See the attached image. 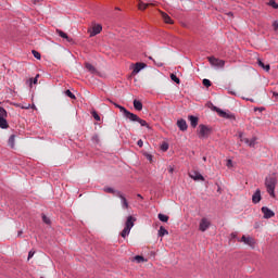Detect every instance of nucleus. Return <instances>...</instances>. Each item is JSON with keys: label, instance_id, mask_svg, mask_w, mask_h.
<instances>
[{"label": "nucleus", "instance_id": "obj_1", "mask_svg": "<svg viewBox=\"0 0 278 278\" xmlns=\"http://www.w3.org/2000/svg\"><path fill=\"white\" fill-rule=\"evenodd\" d=\"M108 101L112 104L115 105V108H117V110H119V112H123L125 118H128V121H131L132 123H139V125H141V127H148L149 128V123H147V121L140 118L138 115L129 112L127 109H125V106L108 99Z\"/></svg>", "mask_w": 278, "mask_h": 278}, {"label": "nucleus", "instance_id": "obj_2", "mask_svg": "<svg viewBox=\"0 0 278 278\" xmlns=\"http://www.w3.org/2000/svg\"><path fill=\"white\" fill-rule=\"evenodd\" d=\"M265 188L271 197V199H275L277 195L275 194V188H277V177L275 176H269L265 178Z\"/></svg>", "mask_w": 278, "mask_h": 278}, {"label": "nucleus", "instance_id": "obj_3", "mask_svg": "<svg viewBox=\"0 0 278 278\" xmlns=\"http://www.w3.org/2000/svg\"><path fill=\"white\" fill-rule=\"evenodd\" d=\"M199 129H200L198 132L199 138H210V136L212 135V127L207 125L200 124Z\"/></svg>", "mask_w": 278, "mask_h": 278}, {"label": "nucleus", "instance_id": "obj_4", "mask_svg": "<svg viewBox=\"0 0 278 278\" xmlns=\"http://www.w3.org/2000/svg\"><path fill=\"white\" fill-rule=\"evenodd\" d=\"M207 61L214 68H225V60L215 56H207Z\"/></svg>", "mask_w": 278, "mask_h": 278}, {"label": "nucleus", "instance_id": "obj_5", "mask_svg": "<svg viewBox=\"0 0 278 278\" xmlns=\"http://www.w3.org/2000/svg\"><path fill=\"white\" fill-rule=\"evenodd\" d=\"M211 226H212V222H210V219H207L206 217H203L199 224V231L205 232L207 228Z\"/></svg>", "mask_w": 278, "mask_h": 278}, {"label": "nucleus", "instance_id": "obj_6", "mask_svg": "<svg viewBox=\"0 0 278 278\" xmlns=\"http://www.w3.org/2000/svg\"><path fill=\"white\" fill-rule=\"evenodd\" d=\"M242 132L239 134V138L241 142H244L245 144H249L251 148H255V144L257 143V137H253L251 140L249 138H243Z\"/></svg>", "mask_w": 278, "mask_h": 278}, {"label": "nucleus", "instance_id": "obj_7", "mask_svg": "<svg viewBox=\"0 0 278 278\" xmlns=\"http://www.w3.org/2000/svg\"><path fill=\"white\" fill-rule=\"evenodd\" d=\"M100 31H103V26L101 24H93L91 29L89 30L90 38H93V36H98Z\"/></svg>", "mask_w": 278, "mask_h": 278}, {"label": "nucleus", "instance_id": "obj_8", "mask_svg": "<svg viewBox=\"0 0 278 278\" xmlns=\"http://www.w3.org/2000/svg\"><path fill=\"white\" fill-rule=\"evenodd\" d=\"M239 242H243L244 244H248V247H251L252 249L255 248V239L253 237L242 236Z\"/></svg>", "mask_w": 278, "mask_h": 278}, {"label": "nucleus", "instance_id": "obj_9", "mask_svg": "<svg viewBox=\"0 0 278 278\" xmlns=\"http://www.w3.org/2000/svg\"><path fill=\"white\" fill-rule=\"evenodd\" d=\"M261 212H262V214H264L263 218H265V219L275 217V212L273 210L268 208L267 206H263L261 208Z\"/></svg>", "mask_w": 278, "mask_h": 278}, {"label": "nucleus", "instance_id": "obj_10", "mask_svg": "<svg viewBox=\"0 0 278 278\" xmlns=\"http://www.w3.org/2000/svg\"><path fill=\"white\" fill-rule=\"evenodd\" d=\"M260 201H262V190L256 189L252 195V203H254V205H257Z\"/></svg>", "mask_w": 278, "mask_h": 278}, {"label": "nucleus", "instance_id": "obj_11", "mask_svg": "<svg viewBox=\"0 0 278 278\" xmlns=\"http://www.w3.org/2000/svg\"><path fill=\"white\" fill-rule=\"evenodd\" d=\"M116 197H118L121 199L122 207L124 210H129V202H127V198H125V195H123L121 191L116 192Z\"/></svg>", "mask_w": 278, "mask_h": 278}, {"label": "nucleus", "instance_id": "obj_12", "mask_svg": "<svg viewBox=\"0 0 278 278\" xmlns=\"http://www.w3.org/2000/svg\"><path fill=\"white\" fill-rule=\"evenodd\" d=\"M56 34H58V36H60V38H63V40H66V42H70L71 45H73V42H75L73 40V38H71L66 33H64L61 29H56Z\"/></svg>", "mask_w": 278, "mask_h": 278}, {"label": "nucleus", "instance_id": "obj_13", "mask_svg": "<svg viewBox=\"0 0 278 278\" xmlns=\"http://www.w3.org/2000/svg\"><path fill=\"white\" fill-rule=\"evenodd\" d=\"M177 127L180 131H188V123L184 118L177 121Z\"/></svg>", "mask_w": 278, "mask_h": 278}, {"label": "nucleus", "instance_id": "obj_14", "mask_svg": "<svg viewBox=\"0 0 278 278\" xmlns=\"http://www.w3.org/2000/svg\"><path fill=\"white\" fill-rule=\"evenodd\" d=\"M189 177L194 181H205V177H203V175H201V173L199 172H193L192 174H189Z\"/></svg>", "mask_w": 278, "mask_h": 278}, {"label": "nucleus", "instance_id": "obj_15", "mask_svg": "<svg viewBox=\"0 0 278 278\" xmlns=\"http://www.w3.org/2000/svg\"><path fill=\"white\" fill-rule=\"evenodd\" d=\"M142 68H147V65L144 63H136L134 65L132 75H138Z\"/></svg>", "mask_w": 278, "mask_h": 278}, {"label": "nucleus", "instance_id": "obj_16", "mask_svg": "<svg viewBox=\"0 0 278 278\" xmlns=\"http://www.w3.org/2000/svg\"><path fill=\"white\" fill-rule=\"evenodd\" d=\"M136 223V218L134 216H128L125 223V227L126 229H132L134 228V224Z\"/></svg>", "mask_w": 278, "mask_h": 278}, {"label": "nucleus", "instance_id": "obj_17", "mask_svg": "<svg viewBox=\"0 0 278 278\" xmlns=\"http://www.w3.org/2000/svg\"><path fill=\"white\" fill-rule=\"evenodd\" d=\"M214 111L217 112L218 116H220L222 118H231V115H229V113L218 109L217 106H214Z\"/></svg>", "mask_w": 278, "mask_h": 278}, {"label": "nucleus", "instance_id": "obj_18", "mask_svg": "<svg viewBox=\"0 0 278 278\" xmlns=\"http://www.w3.org/2000/svg\"><path fill=\"white\" fill-rule=\"evenodd\" d=\"M161 16L167 25H173V23H175L166 12H161Z\"/></svg>", "mask_w": 278, "mask_h": 278}, {"label": "nucleus", "instance_id": "obj_19", "mask_svg": "<svg viewBox=\"0 0 278 278\" xmlns=\"http://www.w3.org/2000/svg\"><path fill=\"white\" fill-rule=\"evenodd\" d=\"M189 121H190V125L191 127L194 129L197 128V125H199V117L194 116V115H189L188 116Z\"/></svg>", "mask_w": 278, "mask_h": 278}, {"label": "nucleus", "instance_id": "obj_20", "mask_svg": "<svg viewBox=\"0 0 278 278\" xmlns=\"http://www.w3.org/2000/svg\"><path fill=\"white\" fill-rule=\"evenodd\" d=\"M257 64L258 66H261V68H263L264 71H266V73L270 72V65L269 64H264V62L262 61V59H257Z\"/></svg>", "mask_w": 278, "mask_h": 278}, {"label": "nucleus", "instance_id": "obj_21", "mask_svg": "<svg viewBox=\"0 0 278 278\" xmlns=\"http://www.w3.org/2000/svg\"><path fill=\"white\" fill-rule=\"evenodd\" d=\"M7 118L8 117H0V129H8V127H10Z\"/></svg>", "mask_w": 278, "mask_h": 278}, {"label": "nucleus", "instance_id": "obj_22", "mask_svg": "<svg viewBox=\"0 0 278 278\" xmlns=\"http://www.w3.org/2000/svg\"><path fill=\"white\" fill-rule=\"evenodd\" d=\"M85 68H87V71L89 73H91L92 75H94V73H97V67H94V65H92L90 63H85Z\"/></svg>", "mask_w": 278, "mask_h": 278}, {"label": "nucleus", "instance_id": "obj_23", "mask_svg": "<svg viewBox=\"0 0 278 278\" xmlns=\"http://www.w3.org/2000/svg\"><path fill=\"white\" fill-rule=\"evenodd\" d=\"M134 108L137 112H142V102L139 100H134Z\"/></svg>", "mask_w": 278, "mask_h": 278}, {"label": "nucleus", "instance_id": "obj_24", "mask_svg": "<svg viewBox=\"0 0 278 278\" xmlns=\"http://www.w3.org/2000/svg\"><path fill=\"white\" fill-rule=\"evenodd\" d=\"M164 236H168V230L164 226H161L159 229V237L164 238Z\"/></svg>", "mask_w": 278, "mask_h": 278}, {"label": "nucleus", "instance_id": "obj_25", "mask_svg": "<svg viewBox=\"0 0 278 278\" xmlns=\"http://www.w3.org/2000/svg\"><path fill=\"white\" fill-rule=\"evenodd\" d=\"M157 218H159V220H161V223H168V215H165V214H162V213H160L159 215H157Z\"/></svg>", "mask_w": 278, "mask_h": 278}, {"label": "nucleus", "instance_id": "obj_26", "mask_svg": "<svg viewBox=\"0 0 278 278\" xmlns=\"http://www.w3.org/2000/svg\"><path fill=\"white\" fill-rule=\"evenodd\" d=\"M131 233V230L129 228L124 227V229L121 232L122 238H127Z\"/></svg>", "mask_w": 278, "mask_h": 278}, {"label": "nucleus", "instance_id": "obj_27", "mask_svg": "<svg viewBox=\"0 0 278 278\" xmlns=\"http://www.w3.org/2000/svg\"><path fill=\"white\" fill-rule=\"evenodd\" d=\"M40 77V74H37L36 76H35V78H29L28 79V84H29V86L31 87V85L33 84H38V78Z\"/></svg>", "mask_w": 278, "mask_h": 278}, {"label": "nucleus", "instance_id": "obj_28", "mask_svg": "<svg viewBox=\"0 0 278 278\" xmlns=\"http://www.w3.org/2000/svg\"><path fill=\"white\" fill-rule=\"evenodd\" d=\"M15 140H16V135H11L9 138V144H10L11 149H14Z\"/></svg>", "mask_w": 278, "mask_h": 278}, {"label": "nucleus", "instance_id": "obj_29", "mask_svg": "<svg viewBox=\"0 0 278 278\" xmlns=\"http://www.w3.org/2000/svg\"><path fill=\"white\" fill-rule=\"evenodd\" d=\"M0 118H8V111L3 106H0Z\"/></svg>", "mask_w": 278, "mask_h": 278}, {"label": "nucleus", "instance_id": "obj_30", "mask_svg": "<svg viewBox=\"0 0 278 278\" xmlns=\"http://www.w3.org/2000/svg\"><path fill=\"white\" fill-rule=\"evenodd\" d=\"M170 79L172 81H175V84H181V80L175 74H170Z\"/></svg>", "mask_w": 278, "mask_h": 278}, {"label": "nucleus", "instance_id": "obj_31", "mask_svg": "<svg viewBox=\"0 0 278 278\" xmlns=\"http://www.w3.org/2000/svg\"><path fill=\"white\" fill-rule=\"evenodd\" d=\"M202 84H203V86H205V88H210V86H212V81L207 78H204L202 80Z\"/></svg>", "mask_w": 278, "mask_h": 278}, {"label": "nucleus", "instance_id": "obj_32", "mask_svg": "<svg viewBox=\"0 0 278 278\" xmlns=\"http://www.w3.org/2000/svg\"><path fill=\"white\" fill-rule=\"evenodd\" d=\"M138 8L139 10H146L147 8H149V3L139 2Z\"/></svg>", "mask_w": 278, "mask_h": 278}, {"label": "nucleus", "instance_id": "obj_33", "mask_svg": "<svg viewBox=\"0 0 278 278\" xmlns=\"http://www.w3.org/2000/svg\"><path fill=\"white\" fill-rule=\"evenodd\" d=\"M91 115L93 116L94 121H101V116H99V113H97V111H92Z\"/></svg>", "mask_w": 278, "mask_h": 278}, {"label": "nucleus", "instance_id": "obj_34", "mask_svg": "<svg viewBox=\"0 0 278 278\" xmlns=\"http://www.w3.org/2000/svg\"><path fill=\"white\" fill-rule=\"evenodd\" d=\"M135 262H137L138 264L142 263V262H147V260H144L142 256L137 255L135 256Z\"/></svg>", "mask_w": 278, "mask_h": 278}, {"label": "nucleus", "instance_id": "obj_35", "mask_svg": "<svg viewBox=\"0 0 278 278\" xmlns=\"http://www.w3.org/2000/svg\"><path fill=\"white\" fill-rule=\"evenodd\" d=\"M65 94H66V97H68L70 99H76V97L73 94V92H72L70 89H67V90L65 91Z\"/></svg>", "mask_w": 278, "mask_h": 278}, {"label": "nucleus", "instance_id": "obj_36", "mask_svg": "<svg viewBox=\"0 0 278 278\" xmlns=\"http://www.w3.org/2000/svg\"><path fill=\"white\" fill-rule=\"evenodd\" d=\"M269 5H270L271 8H274V10H277V9H278V3L275 2V0H270V1H269Z\"/></svg>", "mask_w": 278, "mask_h": 278}, {"label": "nucleus", "instance_id": "obj_37", "mask_svg": "<svg viewBox=\"0 0 278 278\" xmlns=\"http://www.w3.org/2000/svg\"><path fill=\"white\" fill-rule=\"evenodd\" d=\"M42 220H43V223H46V225H50V223H51V219L49 218V217H47V215H42Z\"/></svg>", "mask_w": 278, "mask_h": 278}, {"label": "nucleus", "instance_id": "obj_38", "mask_svg": "<svg viewBox=\"0 0 278 278\" xmlns=\"http://www.w3.org/2000/svg\"><path fill=\"white\" fill-rule=\"evenodd\" d=\"M33 55H34V58H36V60H40V58H41L40 52H38L36 50H33Z\"/></svg>", "mask_w": 278, "mask_h": 278}, {"label": "nucleus", "instance_id": "obj_39", "mask_svg": "<svg viewBox=\"0 0 278 278\" xmlns=\"http://www.w3.org/2000/svg\"><path fill=\"white\" fill-rule=\"evenodd\" d=\"M161 150L168 151V143H166V142L162 143Z\"/></svg>", "mask_w": 278, "mask_h": 278}, {"label": "nucleus", "instance_id": "obj_40", "mask_svg": "<svg viewBox=\"0 0 278 278\" xmlns=\"http://www.w3.org/2000/svg\"><path fill=\"white\" fill-rule=\"evenodd\" d=\"M104 192H109L110 194H114V189L113 188H104Z\"/></svg>", "mask_w": 278, "mask_h": 278}, {"label": "nucleus", "instance_id": "obj_41", "mask_svg": "<svg viewBox=\"0 0 278 278\" xmlns=\"http://www.w3.org/2000/svg\"><path fill=\"white\" fill-rule=\"evenodd\" d=\"M137 144H138V147H139L140 149H142V147H144V141H142V139H139V140L137 141Z\"/></svg>", "mask_w": 278, "mask_h": 278}, {"label": "nucleus", "instance_id": "obj_42", "mask_svg": "<svg viewBox=\"0 0 278 278\" xmlns=\"http://www.w3.org/2000/svg\"><path fill=\"white\" fill-rule=\"evenodd\" d=\"M22 110H29L31 108V104H26V105H18Z\"/></svg>", "mask_w": 278, "mask_h": 278}, {"label": "nucleus", "instance_id": "obj_43", "mask_svg": "<svg viewBox=\"0 0 278 278\" xmlns=\"http://www.w3.org/2000/svg\"><path fill=\"white\" fill-rule=\"evenodd\" d=\"M274 31H278V22L274 21L273 23Z\"/></svg>", "mask_w": 278, "mask_h": 278}, {"label": "nucleus", "instance_id": "obj_44", "mask_svg": "<svg viewBox=\"0 0 278 278\" xmlns=\"http://www.w3.org/2000/svg\"><path fill=\"white\" fill-rule=\"evenodd\" d=\"M34 255H36V251H29L28 252V260H31V257H34Z\"/></svg>", "mask_w": 278, "mask_h": 278}, {"label": "nucleus", "instance_id": "obj_45", "mask_svg": "<svg viewBox=\"0 0 278 278\" xmlns=\"http://www.w3.org/2000/svg\"><path fill=\"white\" fill-rule=\"evenodd\" d=\"M230 237H231L232 239L238 238V232H232V233L230 235Z\"/></svg>", "mask_w": 278, "mask_h": 278}, {"label": "nucleus", "instance_id": "obj_46", "mask_svg": "<svg viewBox=\"0 0 278 278\" xmlns=\"http://www.w3.org/2000/svg\"><path fill=\"white\" fill-rule=\"evenodd\" d=\"M227 166H231V160L227 161Z\"/></svg>", "mask_w": 278, "mask_h": 278}, {"label": "nucleus", "instance_id": "obj_47", "mask_svg": "<svg viewBox=\"0 0 278 278\" xmlns=\"http://www.w3.org/2000/svg\"><path fill=\"white\" fill-rule=\"evenodd\" d=\"M17 236H23V231L20 230V231L17 232Z\"/></svg>", "mask_w": 278, "mask_h": 278}, {"label": "nucleus", "instance_id": "obj_48", "mask_svg": "<svg viewBox=\"0 0 278 278\" xmlns=\"http://www.w3.org/2000/svg\"><path fill=\"white\" fill-rule=\"evenodd\" d=\"M273 97H278V93L277 92H273Z\"/></svg>", "mask_w": 278, "mask_h": 278}, {"label": "nucleus", "instance_id": "obj_49", "mask_svg": "<svg viewBox=\"0 0 278 278\" xmlns=\"http://www.w3.org/2000/svg\"><path fill=\"white\" fill-rule=\"evenodd\" d=\"M137 197H138L139 199H142V194H140V193H139V194H137Z\"/></svg>", "mask_w": 278, "mask_h": 278}, {"label": "nucleus", "instance_id": "obj_50", "mask_svg": "<svg viewBox=\"0 0 278 278\" xmlns=\"http://www.w3.org/2000/svg\"><path fill=\"white\" fill-rule=\"evenodd\" d=\"M175 169L172 167V168H169V173H173Z\"/></svg>", "mask_w": 278, "mask_h": 278}, {"label": "nucleus", "instance_id": "obj_51", "mask_svg": "<svg viewBox=\"0 0 278 278\" xmlns=\"http://www.w3.org/2000/svg\"><path fill=\"white\" fill-rule=\"evenodd\" d=\"M206 160H207V157L204 156V157H203V161L205 162Z\"/></svg>", "mask_w": 278, "mask_h": 278}]
</instances>
